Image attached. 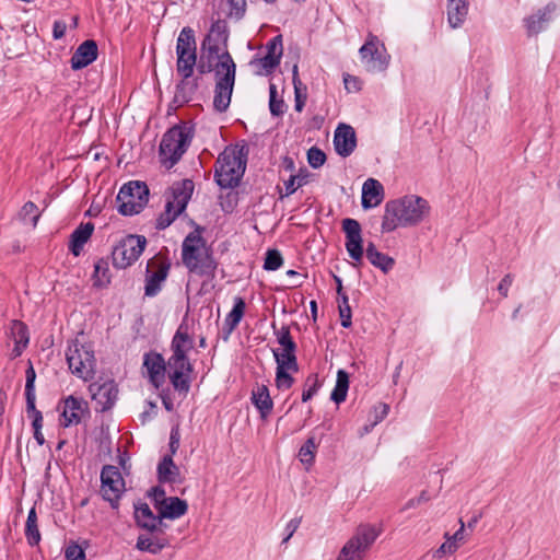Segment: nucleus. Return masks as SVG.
I'll use <instances>...</instances> for the list:
<instances>
[{
	"instance_id": "nucleus-37",
	"label": "nucleus",
	"mask_w": 560,
	"mask_h": 560,
	"mask_svg": "<svg viewBox=\"0 0 560 560\" xmlns=\"http://www.w3.org/2000/svg\"><path fill=\"white\" fill-rule=\"evenodd\" d=\"M93 285L96 288H106L110 283V273L108 261L100 258L94 265Z\"/></svg>"
},
{
	"instance_id": "nucleus-16",
	"label": "nucleus",
	"mask_w": 560,
	"mask_h": 560,
	"mask_svg": "<svg viewBox=\"0 0 560 560\" xmlns=\"http://www.w3.org/2000/svg\"><path fill=\"white\" fill-rule=\"evenodd\" d=\"M89 390L93 401L96 404V410L101 412L109 410L118 396V387L113 380L104 382L103 384L97 382L92 383L89 386Z\"/></svg>"
},
{
	"instance_id": "nucleus-14",
	"label": "nucleus",
	"mask_w": 560,
	"mask_h": 560,
	"mask_svg": "<svg viewBox=\"0 0 560 560\" xmlns=\"http://www.w3.org/2000/svg\"><path fill=\"white\" fill-rule=\"evenodd\" d=\"M171 264L166 259L154 257L147 265L144 294L155 296L160 291L162 283L167 278Z\"/></svg>"
},
{
	"instance_id": "nucleus-44",
	"label": "nucleus",
	"mask_w": 560,
	"mask_h": 560,
	"mask_svg": "<svg viewBox=\"0 0 560 560\" xmlns=\"http://www.w3.org/2000/svg\"><path fill=\"white\" fill-rule=\"evenodd\" d=\"M316 448L317 444L315 443V439L308 438L299 451L301 462L305 464L313 463Z\"/></svg>"
},
{
	"instance_id": "nucleus-21",
	"label": "nucleus",
	"mask_w": 560,
	"mask_h": 560,
	"mask_svg": "<svg viewBox=\"0 0 560 560\" xmlns=\"http://www.w3.org/2000/svg\"><path fill=\"white\" fill-rule=\"evenodd\" d=\"M98 47L94 39H86L74 50L70 63L72 70H80L96 60Z\"/></svg>"
},
{
	"instance_id": "nucleus-34",
	"label": "nucleus",
	"mask_w": 560,
	"mask_h": 560,
	"mask_svg": "<svg viewBox=\"0 0 560 560\" xmlns=\"http://www.w3.org/2000/svg\"><path fill=\"white\" fill-rule=\"evenodd\" d=\"M226 47L222 46V42H217L212 35H207L201 44V51L209 61L218 59L217 62H222L221 56L229 54Z\"/></svg>"
},
{
	"instance_id": "nucleus-4",
	"label": "nucleus",
	"mask_w": 560,
	"mask_h": 560,
	"mask_svg": "<svg viewBox=\"0 0 560 560\" xmlns=\"http://www.w3.org/2000/svg\"><path fill=\"white\" fill-rule=\"evenodd\" d=\"M195 135V128L187 121H182L170 128L162 137L159 147L160 163L171 170L179 162L189 148Z\"/></svg>"
},
{
	"instance_id": "nucleus-17",
	"label": "nucleus",
	"mask_w": 560,
	"mask_h": 560,
	"mask_svg": "<svg viewBox=\"0 0 560 560\" xmlns=\"http://www.w3.org/2000/svg\"><path fill=\"white\" fill-rule=\"evenodd\" d=\"M135 521L137 526L148 530L150 534L163 533V527L167 525L163 522L161 511L154 515L145 502L135 504Z\"/></svg>"
},
{
	"instance_id": "nucleus-61",
	"label": "nucleus",
	"mask_w": 560,
	"mask_h": 560,
	"mask_svg": "<svg viewBox=\"0 0 560 560\" xmlns=\"http://www.w3.org/2000/svg\"><path fill=\"white\" fill-rule=\"evenodd\" d=\"M302 517H295L289 522L287 525L288 535L283 538L282 544L289 541V539L293 536L298 527L300 526Z\"/></svg>"
},
{
	"instance_id": "nucleus-11",
	"label": "nucleus",
	"mask_w": 560,
	"mask_h": 560,
	"mask_svg": "<svg viewBox=\"0 0 560 560\" xmlns=\"http://www.w3.org/2000/svg\"><path fill=\"white\" fill-rule=\"evenodd\" d=\"M176 71L182 77L176 85V97H180L183 102H188L198 89V78L191 79L194 68L197 65V51L189 54L176 52Z\"/></svg>"
},
{
	"instance_id": "nucleus-55",
	"label": "nucleus",
	"mask_w": 560,
	"mask_h": 560,
	"mask_svg": "<svg viewBox=\"0 0 560 560\" xmlns=\"http://www.w3.org/2000/svg\"><path fill=\"white\" fill-rule=\"evenodd\" d=\"M179 442H180V433H179V429L178 427H175L172 429L171 431V435H170V454L168 455H174L178 447H179Z\"/></svg>"
},
{
	"instance_id": "nucleus-63",
	"label": "nucleus",
	"mask_w": 560,
	"mask_h": 560,
	"mask_svg": "<svg viewBox=\"0 0 560 560\" xmlns=\"http://www.w3.org/2000/svg\"><path fill=\"white\" fill-rule=\"evenodd\" d=\"M512 284V276L505 275L504 278L501 280V282L498 285V291L501 293L502 296L506 298L509 294V289Z\"/></svg>"
},
{
	"instance_id": "nucleus-51",
	"label": "nucleus",
	"mask_w": 560,
	"mask_h": 560,
	"mask_svg": "<svg viewBox=\"0 0 560 560\" xmlns=\"http://www.w3.org/2000/svg\"><path fill=\"white\" fill-rule=\"evenodd\" d=\"M307 161L313 168H318L326 162V154L320 149L313 147L307 152Z\"/></svg>"
},
{
	"instance_id": "nucleus-48",
	"label": "nucleus",
	"mask_w": 560,
	"mask_h": 560,
	"mask_svg": "<svg viewBox=\"0 0 560 560\" xmlns=\"http://www.w3.org/2000/svg\"><path fill=\"white\" fill-rule=\"evenodd\" d=\"M230 11L228 16L235 20H241L246 12V0H228Z\"/></svg>"
},
{
	"instance_id": "nucleus-32",
	"label": "nucleus",
	"mask_w": 560,
	"mask_h": 560,
	"mask_svg": "<svg viewBox=\"0 0 560 560\" xmlns=\"http://www.w3.org/2000/svg\"><path fill=\"white\" fill-rule=\"evenodd\" d=\"M277 371H276V386L278 389H289L294 383V378L289 372L296 373L299 371V364L295 362V366H291V363H287L282 359L277 358Z\"/></svg>"
},
{
	"instance_id": "nucleus-33",
	"label": "nucleus",
	"mask_w": 560,
	"mask_h": 560,
	"mask_svg": "<svg viewBox=\"0 0 560 560\" xmlns=\"http://www.w3.org/2000/svg\"><path fill=\"white\" fill-rule=\"evenodd\" d=\"M365 255L369 261L376 268L387 273L395 265L393 257L377 250L373 242H369L365 248Z\"/></svg>"
},
{
	"instance_id": "nucleus-40",
	"label": "nucleus",
	"mask_w": 560,
	"mask_h": 560,
	"mask_svg": "<svg viewBox=\"0 0 560 560\" xmlns=\"http://www.w3.org/2000/svg\"><path fill=\"white\" fill-rule=\"evenodd\" d=\"M349 388V374L345 370H339L337 373L336 386L330 395V399L336 404L346 400Z\"/></svg>"
},
{
	"instance_id": "nucleus-10",
	"label": "nucleus",
	"mask_w": 560,
	"mask_h": 560,
	"mask_svg": "<svg viewBox=\"0 0 560 560\" xmlns=\"http://www.w3.org/2000/svg\"><path fill=\"white\" fill-rule=\"evenodd\" d=\"M149 187L144 182L131 180L120 188L116 202L122 215L140 213L149 201Z\"/></svg>"
},
{
	"instance_id": "nucleus-19",
	"label": "nucleus",
	"mask_w": 560,
	"mask_h": 560,
	"mask_svg": "<svg viewBox=\"0 0 560 560\" xmlns=\"http://www.w3.org/2000/svg\"><path fill=\"white\" fill-rule=\"evenodd\" d=\"M166 365L167 362L159 352L150 351L143 357V366L147 369L149 381L156 389L165 382Z\"/></svg>"
},
{
	"instance_id": "nucleus-64",
	"label": "nucleus",
	"mask_w": 560,
	"mask_h": 560,
	"mask_svg": "<svg viewBox=\"0 0 560 560\" xmlns=\"http://www.w3.org/2000/svg\"><path fill=\"white\" fill-rule=\"evenodd\" d=\"M66 28H67V26H66L65 22L56 21L54 23V28H52L54 38L55 39L62 38L66 34Z\"/></svg>"
},
{
	"instance_id": "nucleus-18",
	"label": "nucleus",
	"mask_w": 560,
	"mask_h": 560,
	"mask_svg": "<svg viewBox=\"0 0 560 560\" xmlns=\"http://www.w3.org/2000/svg\"><path fill=\"white\" fill-rule=\"evenodd\" d=\"M377 44V37L370 34L369 39L359 50L361 58L366 62L369 71H382L388 65L387 56L378 49Z\"/></svg>"
},
{
	"instance_id": "nucleus-38",
	"label": "nucleus",
	"mask_w": 560,
	"mask_h": 560,
	"mask_svg": "<svg viewBox=\"0 0 560 560\" xmlns=\"http://www.w3.org/2000/svg\"><path fill=\"white\" fill-rule=\"evenodd\" d=\"M25 537L30 546H37L40 541V533L37 524V514L35 508H32L28 512L26 524H25Z\"/></svg>"
},
{
	"instance_id": "nucleus-7",
	"label": "nucleus",
	"mask_w": 560,
	"mask_h": 560,
	"mask_svg": "<svg viewBox=\"0 0 560 560\" xmlns=\"http://www.w3.org/2000/svg\"><path fill=\"white\" fill-rule=\"evenodd\" d=\"M222 62L215 63V90L213 107L217 112L223 113L231 103V95L235 81V63L230 54H223Z\"/></svg>"
},
{
	"instance_id": "nucleus-13",
	"label": "nucleus",
	"mask_w": 560,
	"mask_h": 560,
	"mask_svg": "<svg viewBox=\"0 0 560 560\" xmlns=\"http://www.w3.org/2000/svg\"><path fill=\"white\" fill-rule=\"evenodd\" d=\"M101 495L115 510L125 492V480L116 466L105 465L101 471Z\"/></svg>"
},
{
	"instance_id": "nucleus-53",
	"label": "nucleus",
	"mask_w": 560,
	"mask_h": 560,
	"mask_svg": "<svg viewBox=\"0 0 560 560\" xmlns=\"http://www.w3.org/2000/svg\"><path fill=\"white\" fill-rule=\"evenodd\" d=\"M67 560H85L84 550L75 542H71L65 550Z\"/></svg>"
},
{
	"instance_id": "nucleus-54",
	"label": "nucleus",
	"mask_w": 560,
	"mask_h": 560,
	"mask_svg": "<svg viewBox=\"0 0 560 560\" xmlns=\"http://www.w3.org/2000/svg\"><path fill=\"white\" fill-rule=\"evenodd\" d=\"M149 495L153 499L155 506L159 509L167 502V499L165 498V490L160 486L153 487L150 490Z\"/></svg>"
},
{
	"instance_id": "nucleus-52",
	"label": "nucleus",
	"mask_w": 560,
	"mask_h": 560,
	"mask_svg": "<svg viewBox=\"0 0 560 560\" xmlns=\"http://www.w3.org/2000/svg\"><path fill=\"white\" fill-rule=\"evenodd\" d=\"M388 411H389V406L387 404L381 402L377 406H375L374 407V421L371 423V425H365L363 428L364 433H368L371 428H373L378 422H381L388 415Z\"/></svg>"
},
{
	"instance_id": "nucleus-43",
	"label": "nucleus",
	"mask_w": 560,
	"mask_h": 560,
	"mask_svg": "<svg viewBox=\"0 0 560 560\" xmlns=\"http://www.w3.org/2000/svg\"><path fill=\"white\" fill-rule=\"evenodd\" d=\"M269 109L273 116H281L284 113L285 104L282 98H277V86L271 83L269 86Z\"/></svg>"
},
{
	"instance_id": "nucleus-31",
	"label": "nucleus",
	"mask_w": 560,
	"mask_h": 560,
	"mask_svg": "<svg viewBox=\"0 0 560 560\" xmlns=\"http://www.w3.org/2000/svg\"><path fill=\"white\" fill-rule=\"evenodd\" d=\"M179 468L175 465L172 455H165L158 465V479L162 483L179 482Z\"/></svg>"
},
{
	"instance_id": "nucleus-50",
	"label": "nucleus",
	"mask_w": 560,
	"mask_h": 560,
	"mask_svg": "<svg viewBox=\"0 0 560 560\" xmlns=\"http://www.w3.org/2000/svg\"><path fill=\"white\" fill-rule=\"evenodd\" d=\"M339 315L341 319V326L348 328L351 326V308L349 305L347 294H342L341 303H339Z\"/></svg>"
},
{
	"instance_id": "nucleus-12",
	"label": "nucleus",
	"mask_w": 560,
	"mask_h": 560,
	"mask_svg": "<svg viewBox=\"0 0 560 560\" xmlns=\"http://www.w3.org/2000/svg\"><path fill=\"white\" fill-rule=\"evenodd\" d=\"M145 245L147 238L143 235H127L112 250L113 266L117 269H126L131 266L138 260Z\"/></svg>"
},
{
	"instance_id": "nucleus-27",
	"label": "nucleus",
	"mask_w": 560,
	"mask_h": 560,
	"mask_svg": "<svg viewBox=\"0 0 560 560\" xmlns=\"http://www.w3.org/2000/svg\"><path fill=\"white\" fill-rule=\"evenodd\" d=\"M447 21L452 28L459 27L466 20L469 0H447Z\"/></svg>"
},
{
	"instance_id": "nucleus-29",
	"label": "nucleus",
	"mask_w": 560,
	"mask_h": 560,
	"mask_svg": "<svg viewBox=\"0 0 560 560\" xmlns=\"http://www.w3.org/2000/svg\"><path fill=\"white\" fill-rule=\"evenodd\" d=\"M10 337L14 340L12 355L13 358H18L22 354L23 350L27 347L30 341L27 326L21 320H12L10 327Z\"/></svg>"
},
{
	"instance_id": "nucleus-47",
	"label": "nucleus",
	"mask_w": 560,
	"mask_h": 560,
	"mask_svg": "<svg viewBox=\"0 0 560 560\" xmlns=\"http://www.w3.org/2000/svg\"><path fill=\"white\" fill-rule=\"evenodd\" d=\"M30 215H32V223L35 228L40 214L37 212V206L33 201L25 202L19 212V217L23 221H25Z\"/></svg>"
},
{
	"instance_id": "nucleus-22",
	"label": "nucleus",
	"mask_w": 560,
	"mask_h": 560,
	"mask_svg": "<svg viewBox=\"0 0 560 560\" xmlns=\"http://www.w3.org/2000/svg\"><path fill=\"white\" fill-rule=\"evenodd\" d=\"M277 340L279 345L282 347V352L278 350H273L275 359L277 358L287 361V363H291V366H295L296 355V343L293 341L290 328L288 326H282L279 330L276 331Z\"/></svg>"
},
{
	"instance_id": "nucleus-42",
	"label": "nucleus",
	"mask_w": 560,
	"mask_h": 560,
	"mask_svg": "<svg viewBox=\"0 0 560 560\" xmlns=\"http://www.w3.org/2000/svg\"><path fill=\"white\" fill-rule=\"evenodd\" d=\"M208 35H212L217 42H222V46H228L229 39V30L225 20L218 19L214 21L210 27V33Z\"/></svg>"
},
{
	"instance_id": "nucleus-58",
	"label": "nucleus",
	"mask_w": 560,
	"mask_h": 560,
	"mask_svg": "<svg viewBox=\"0 0 560 560\" xmlns=\"http://www.w3.org/2000/svg\"><path fill=\"white\" fill-rule=\"evenodd\" d=\"M165 528L166 527H163V533H154L149 535L152 544L161 545V551L170 545V540L165 536Z\"/></svg>"
},
{
	"instance_id": "nucleus-24",
	"label": "nucleus",
	"mask_w": 560,
	"mask_h": 560,
	"mask_svg": "<svg viewBox=\"0 0 560 560\" xmlns=\"http://www.w3.org/2000/svg\"><path fill=\"white\" fill-rule=\"evenodd\" d=\"M86 410V402L83 399L74 396H69L65 400V408L62 412L63 427L80 423L82 415Z\"/></svg>"
},
{
	"instance_id": "nucleus-20",
	"label": "nucleus",
	"mask_w": 560,
	"mask_h": 560,
	"mask_svg": "<svg viewBox=\"0 0 560 560\" xmlns=\"http://www.w3.org/2000/svg\"><path fill=\"white\" fill-rule=\"evenodd\" d=\"M334 147L337 154L347 158L357 148V136L353 127L347 124H339L334 135Z\"/></svg>"
},
{
	"instance_id": "nucleus-46",
	"label": "nucleus",
	"mask_w": 560,
	"mask_h": 560,
	"mask_svg": "<svg viewBox=\"0 0 560 560\" xmlns=\"http://www.w3.org/2000/svg\"><path fill=\"white\" fill-rule=\"evenodd\" d=\"M283 262L282 256L277 249H268L266 253V258L264 262V268L266 270H277L281 267Z\"/></svg>"
},
{
	"instance_id": "nucleus-2",
	"label": "nucleus",
	"mask_w": 560,
	"mask_h": 560,
	"mask_svg": "<svg viewBox=\"0 0 560 560\" xmlns=\"http://www.w3.org/2000/svg\"><path fill=\"white\" fill-rule=\"evenodd\" d=\"M430 212L428 201L411 195L387 201L382 221V231L392 232L398 225L409 226L421 222Z\"/></svg>"
},
{
	"instance_id": "nucleus-39",
	"label": "nucleus",
	"mask_w": 560,
	"mask_h": 560,
	"mask_svg": "<svg viewBox=\"0 0 560 560\" xmlns=\"http://www.w3.org/2000/svg\"><path fill=\"white\" fill-rule=\"evenodd\" d=\"M197 51L195 33L190 27H184L177 38L176 52L189 54Z\"/></svg>"
},
{
	"instance_id": "nucleus-60",
	"label": "nucleus",
	"mask_w": 560,
	"mask_h": 560,
	"mask_svg": "<svg viewBox=\"0 0 560 560\" xmlns=\"http://www.w3.org/2000/svg\"><path fill=\"white\" fill-rule=\"evenodd\" d=\"M205 59H206L205 55H201L200 61L197 65L198 72L200 74H206V73H209L211 71L215 72V65H213L212 61H209L208 59H207V61H205Z\"/></svg>"
},
{
	"instance_id": "nucleus-9",
	"label": "nucleus",
	"mask_w": 560,
	"mask_h": 560,
	"mask_svg": "<svg viewBox=\"0 0 560 560\" xmlns=\"http://www.w3.org/2000/svg\"><path fill=\"white\" fill-rule=\"evenodd\" d=\"M68 366L72 374L83 381L92 380L95 374L96 360L90 345H83L78 339L72 340L66 353Z\"/></svg>"
},
{
	"instance_id": "nucleus-56",
	"label": "nucleus",
	"mask_w": 560,
	"mask_h": 560,
	"mask_svg": "<svg viewBox=\"0 0 560 560\" xmlns=\"http://www.w3.org/2000/svg\"><path fill=\"white\" fill-rule=\"evenodd\" d=\"M343 83L348 92H358L361 90V82L357 77L346 74L343 77Z\"/></svg>"
},
{
	"instance_id": "nucleus-6",
	"label": "nucleus",
	"mask_w": 560,
	"mask_h": 560,
	"mask_svg": "<svg viewBox=\"0 0 560 560\" xmlns=\"http://www.w3.org/2000/svg\"><path fill=\"white\" fill-rule=\"evenodd\" d=\"M194 189L195 184L189 178L175 182L168 188L165 192V209L156 219L155 228L158 230L168 228L185 211Z\"/></svg>"
},
{
	"instance_id": "nucleus-15",
	"label": "nucleus",
	"mask_w": 560,
	"mask_h": 560,
	"mask_svg": "<svg viewBox=\"0 0 560 560\" xmlns=\"http://www.w3.org/2000/svg\"><path fill=\"white\" fill-rule=\"evenodd\" d=\"M342 231L346 234V249L349 256L358 264H362L364 249L362 229L355 219L342 220Z\"/></svg>"
},
{
	"instance_id": "nucleus-36",
	"label": "nucleus",
	"mask_w": 560,
	"mask_h": 560,
	"mask_svg": "<svg viewBox=\"0 0 560 560\" xmlns=\"http://www.w3.org/2000/svg\"><path fill=\"white\" fill-rule=\"evenodd\" d=\"M245 308L246 304L244 299L241 296L235 298L234 306L232 311L226 315L224 320V328L226 329L228 334L232 332L237 327L244 316Z\"/></svg>"
},
{
	"instance_id": "nucleus-45",
	"label": "nucleus",
	"mask_w": 560,
	"mask_h": 560,
	"mask_svg": "<svg viewBox=\"0 0 560 560\" xmlns=\"http://www.w3.org/2000/svg\"><path fill=\"white\" fill-rule=\"evenodd\" d=\"M305 386L307 389H304L302 393V401H308L318 390L320 384L317 374H311L307 376L305 381Z\"/></svg>"
},
{
	"instance_id": "nucleus-1",
	"label": "nucleus",
	"mask_w": 560,
	"mask_h": 560,
	"mask_svg": "<svg viewBox=\"0 0 560 560\" xmlns=\"http://www.w3.org/2000/svg\"><path fill=\"white\" fill-rule=\"evenodd\" d=\"M194 338L189 327L182 323L171 342L172 355L167 360L168 378L173 388L179 394L187 395L190 389L194 366L187 353L194 348Z\"/></svg>"
},
{
	"instance_id": "nucleus-49",
	"label": "nucleus",
	"mask_w": 560,
	"mask_h": 560,
	"mask_svg": "<svg viewBox=\"0 0 560 560\" xmlns=\"http://www.w3.org/2000/svg\"><path fill=\"white\" fill-rule=\"evenodd\" d=\"M136 547L140 551H147L152 555H156V553L161 552V545L152 544L149 535H140L137 539Z\"/></svg>"
},
{
	"instance_id": "nucleus-25",
	"label": "nucleus",
	"mask_w": 560,
	"mask_h": 560,
	"mask_svg": "<svg viewBox=\"0 0 560 560\" xmlns=\"http://www.w3.org/2000/svg\"><path fill=\"white\" fill-rule=\"evenodd\" d=\"M252 402L259 411L261 420H266L272 412L273 401L269 394V388L261 384L252 390Z\"/></svg>"
},
{
	"instance_id": "nucleus-28",
	"label": "nucleus",
	"mask_w": 560,
	"mask_h": 560,
	"mask_svg": "<svg viewBox=\"0 0 560 560\" xmlns=\"http://www.w3.org/2000/svg\"><path fill=\"white\" fill-rule=\"evenodd\" d=\"M94 231L92 222L81 223L70 235L69 249L74 256H79L84 244L90 240Z\"/></svg>"
},
{
	"instance_id": "nucleus-59",
	"label": "nucleus",
	"mask_w": 560,
	"mask_h": 560,
	"mask_svg": "<svg viewBox=\"0 0 560 560\" xmlns=\"http://www.w3.org/2000/svg\"><path fill=\"white\" fill-rule=\"evenodd\" d=\"M25 374H26L25 393L35 392L34 383H35V378H36V373L31 363H30V366L26 370Z\"/></svg>"
},
{
	"instance_id": "nucleus-8",
	"label": "nucleus",
	"mask_w": 560,
	"mask_h": 560,
	"mask_svg": "<svg viewBox=\"0 0 560 560\" xmlns=\"http://www.w3.org/2000/svg\"><path fill=\"white\" fill-rule=\"evenodd\" d=\"M381 533L382 529L375 525L360 524L352 537L341 548L337 560H363Z\"/></svg>"
},
{
	"instance_id": "nucleus-23",
	"label": "nucleus",
	"mask_w": 560,
	"mask_h": 560,
	"mask_svg": "<svg viewBox=\"0 0 560 560\" xmlns=\"http://www.w3.org/2000/svg\"><path fill=\"white\" fill-rule=\"evenodd\" d=\"M557 5L553 2L548 3L544 9L537 11L525 19V26L528 36H533L541 32L545 24L551 20V14L556 11Z\"/></svg>"
},
{
	"instance_id": "nucleus-3",
	"label": "nucleus",
	"mask_w": 560,
	"mask_h": 560,
	"mask_svg": "<svg viewBox=\"0 0 560 560\" xmlns=\"http://www.w3.org/2000/svg\"><path fill=\"white\" fill-rule=\"evenodd\" d=\"M182 261L190 273L208 280L215 278L219 264L199 230L190 232L185 237L182 244Z\"/></svg>"
},
{
	"instance_id": "nucleus-30",
	"label": "nucleus",
	"mask_w": 560,
	"mask_h": 560,
	"mask_svg": "<svg viewBox=\"0 0 560 560\" xmlns=\"http://www.w3.org/2000/svg\"><path fill=\"white\" fill-rule=\"evenodd\" d=\"M282 51V36H275L267 43V55L260 59L261 66L266 70L275 69L280 63Z\"/></svg>"
},
{
	"instance_id": "nucleus-35",
	"label": "nucleus",
	"mask_w": 560,
	"mask_h": 560,
	"mask_svg": "<svg viewBox=\"0 0 560 560\" xmlns=\"http://www.w3.org/2000/svg\"><path fill=\"white\" fill-rule=\"evenodd\" d=\"M187 510V502L177 497L167 498V502H165L163 506H160L162 517L170 520L183 516Z\"/></svg>"
},
{
	"instance_id": "nucleus-41",
	"label": "nucleus",
	"mask_w": 560,
	"mask_h": 560,
	"mask_svg": "<svg viewBox=\"0 0 560 560\" xmlns=\"http://www.w3.org/2000/svg\"><path fill=\"white\" fill-rule=\"evenodd\" d=\"M349 388V374L345 370H339L337 373L336 386L330 395V399L336 404L346 400Z\"/></svg>"
},
{
	"instance_id": "nucleus-5",
	"label": "nucleus",
	"mask_w": 560,
	"mask_h": 560,
	"mask_svg": "<svg viewBox=\"0 0 560 560\" xmlns=\"http://www.w3.org/2000/svg\"><path fill=\"white\" fill-rule=\"evenodd\" d=\"M248 148L225 149L215 163L214 178L221 188L238 186L247 163Z\"/></svg>"
},
{
	"instance_id": "nucleus-62",
	"label": "nucleus",
	"mask_w": 560,
	"mask_h": 560,
	"mask_svg": "<svg viewBox=\"0 0 560 560\" xmlns=\"http://www.w3.org/2000/svg\"><path fill=\"white\" fill-rule=\"evenodd\" d=\"M25 398H26V411L31 417L35 416V412H40L35 407V392L25 393Z\"/></svg>"
},
{
	"instance_id": "nucleus-26",
	"label": "nucleus",
	"mask_w": 560,
	"mask_h": 560,
	"mask_svg": "<svg viewBox=\"0 0 560 560\" xmlns=\"http://www.w3.org/2000/svg\"><path fill=\"white\" fill-rule=\"evenodd\" d=\"M384 198V189L382 184L374 179L369 178L362 186V207L369 209L378 206Z\"/></svg>"
},
{
	"instance_id": "nucleus-57",
	"label": "nucleus",
	"mask_w": 560,
	"mask_h": 560,
	"mask_svg": "<svg viewBox=\"0 0 560 560\" xmlns=\"http://www.w3.org/2000/svg\"><path fill=\"white\" fill-rule=\"evenodd\" d=\"M445 538L446 541L436 550V555L454 553L457 550L458 545L451 540L448 533L445 534Z\"/></svg>"
}]
</instances>
